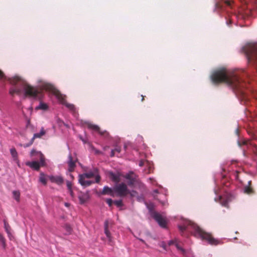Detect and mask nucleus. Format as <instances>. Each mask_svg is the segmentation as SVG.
<instances>
[{"mask_svg": "<svg viewBox=\"0 0 257 257\" xmlns=\"http://www.w3.org/2000/svg\"><path fill=\"white\" fill-rule=\"evenodd\" d=\"M241 73L239 71L227 73L224 70H220L212 74L211 80L214 84L222 82L226 83L236 90L242 99L246 101L247 98L246 93L243 90L246 86V83L242 80Z\"/></svg>", "mask_w": 257, "mask_h": 257, "instance_id": "nucleus-1", "label": "nucleus"}, {"mask_svg": "<svg viewBox=\"0 0 257 257\" xmlns=\"http://www.w3.org/2000/svg\"><path fill=\"white\" fill-rule=\"evenodd\" d=\"M179 229L181 233L185 231H189L196 237L206 240L211 245H216L221 243L220 240L214 238L211 233L205 231L190 220L186 221L182 225H179Z\"/></svg>", "mask_w": 257, "mask_h": 257, "instance_id": "nucleus-2", "label": "nucleus"}, {"mask_svg": "<svg viewBox=\"0 0 257 257\" xmlns=\"http://www.w3.org/2000/svg\"><path fill=\"white\" fill-rule=\"evenodd\" d=\"M10 83L13 85L10 89V93L12 95H20L24 91L25 96L36 97L39 93L36 88L19 77L16 76L11 79Z\"/></svg>", "mask_w": 257, "mask_h": 257, "instance_id": "nucleus-3", "label": "nucleus"}, {"mask_svg": "<svg viewBox=\"0 0 257 257\" xmlns=\"http://www.w3.org/2000/svg\"><path fill=\"white\" fill-rule=\"evenodd\" d=\"M42 87L44 90L49 91L54 93L58 99H59L63 104H65L69 110H71L74 113L76 112V108L74 105L66 102L64 96H63L53 85L48 83H44L42 85Z\"/></svg>", "mask_w": 257, "mask_h": 257, "instance_id": "nucleus-4", "label": "nucleus"}, {"mask_svg": "<svg viewBox=\"0 0 257 257\" xmlns=\"http://www.w3.org/2000/svg\"><path fill=\"white\" fill-rule=\"evenodd\" d=\"M147 207L151 212V216L158 222L161 227L166 228L167 226V221L165 218L160 213L153 210V204H149L147 205Z\"/></svg>", "mask_w": 257, "mask_h": 257, "instance_id": "nucleus-5", "label": "nucleus"}, {"mask_svg": "<svg viewBox=\"0 0 257 257\" xmlns=\"http://www.w3.org/2000/svg\"><path fill=\"white\" fill-rule=\"evenodd\" d=\"M113 190L117 194V196L121 197H124L130 193L126 185L123 183L115 185L113 187Z\"/></svg>", "mask_w": 257, "mask_h": 257, "instance_id": "nucleus-6", "label": "nucleus"}, {"mask_svg": "<svg viewBox=\"0 0 257 257\" xmlns=\"http://www.w3.org/2000/svg\"><path fill=\"white\" fill-rule=\"evenodd\" d=\"M86 124L89 129L97 132L101 136L104 138H108L109 137V133L106 131L100 130L99 127L98 125L91 123L90 122H87Z\"/></svg>", "mask_w": 257, "mask_h": 257, "instance_id": "nucleus-7", "label": "nucleus"}, {"mask_svg": "<svg viewBox=\"0 0 257 257\" xmlns=\"http://www.w3.org/2000/svg\"><path fill=\"white\" fill-rule=\"evenodd\" d=\"M26 165L27 166L30 167V168H31L32 169H33L35 170L38 171V170H39L40 168L41 167H43L46 165L45 159H44V163L43 165L42 164L41 160H40V162H38V161L27 162L26 163Z\"/></svg>", "mask_w": 257, "mask_h": 257, "instance_id": "nucleus-8", "label": "nucleus"}, {"mask_svg": "<svg viewBox=\"0 0 257 257\" xmlns=\"http://www.w3.org/2000/svg\"><path fill=\"white\" fill-rule=\"evenodd\" d=\"M48 178L51 182L58 185H61L64 183V179L61 176H49Z\"/></svg>", "mask_w": 257, "mask_h": 257, "instance_id": "nucleus-9", "label": "nucleus"}, {"mask_svg": "<svg viewBox=\"0 0 257 257\" xmlns=\"http://www.w3.org/2000/svg\"><path fill=\"white\" fill-rule=\"evenodd\" d=\"M30 156L31 157H34L35 156L38 157V158L41 160L42 164L43 165L44 163V159L45 158L44 155L41 152L33 149L30 152Z\"/></svg>", "mask_w": 257, "mask_h": 257, "instance_id": "nucleus-10", "label": "nucleus"}, {"mask_svg": "<svg viewBox=\"0 0 257 257\" xmlns=\"http://www.w3.org/2000/svg\"><path fill=\"white\" fill-rule=\"evenodd\" d=\"M114 192L115 191H114L113 188L112 189L106 186L103 187L102 191L100 192V194L101 195H109L112 197H114Z\"/></svg>", "mask_w": 257, "mask_h": 257, "instance_id": "nucleus-11", "label": "nucleus"}, {"mask_svg": "<svg viewBox=\"0 0 257 257\" xmlns=\"http://www.w3.org/2000/svg\"><path fill=\"white\" fill-rule=\"evenodd\" d=\"M76 161L74 160L72 156L70 154L68 156V164L69 166L68 170L69 172H73L76 167L75 165Z\"/></svg>", "mask_w": 257, "mask_h": 257, "instance_id": "nucleus-12", "label": "nucleus"}, {"mask_svg": "<svg viewBox=\"0 0 257 257\" xmlns=\"http://www.w3.org/2000/svg\"><path fill=\"white\" fill-rule=\"evenodd\" d=\"M125 178L129 180V185H133L136 180V176L133 172H130L126 174Z\"/></svg>", "mask_w": 257, "mask_h": 257, "instance_id": "nucleus-13", "label": "nucleus"}, {"mask_svg": "<svg viewBox=\"0 0 257 257\" xmlns=\"http://www.w3.org/2000/svg\"><path fill=\"white\" fill-rule=\"evenodd\" d=\"M251 181H249L248 182V185L244 187V192L248 194H251L253 193L254 191L253 189L251 187Z\"/></svg>", "mask_w": 257, "mask_h": 257, "instance_id": "nucleus-14", "label": "nucleus"}, {"mask_svg": "<svg viewBox=\"0 0 257 257\" xmlns=\"http://www.w3.org/2000/svg\"><path fill=\"white\" fill-rule=\"evenodd\" d=\"M95 173L92 172H89L88 173L81 174L79 176V178H80V180L85 179V178H91L94 177Z\"/></svg>", "mask_w": 257, "mask_h": 257, "instance_id": "nucleus-15", "label": "nucleus"}, {"mask_svg": "<svg viewBox=\"0 0 257 257\" xmlns=\"http://www.w3.org/2000/svg\"><path fill=\"white\" fill-rule=\"evenodd\" d=\"M109 177L112 181L116 183L120 181V177L118 174L110 172L109 173Z\"/></svg>", "mask_w": 257, "mask_h": 257, "instance_id": "nucleus-16", "label": "nucleus"}, {"mask_svg": "<svg viewBox=\"0 0 257 257\" xmlns=\"http://www.w3.org/2000/svg\"><path fill=\"white\" fill-rule=\"evenodd\" d=\"M108 221L106 220L104 222V232L110 241H111V234L108 229Z\"/></svg>", "mask_w": 257, "mask_h": 257, "instance_id": "nucleus-17", "label": "nucleus"}, {"mask_svg": "<svg viewBox=\"0 0 257 257\" xmlns=\"http://www.w3.org/2000/svg\"><path fill=\"white\" fill-rule=\"evenodd\" d=\"M4 228L5 229L6 231L8 234V236L10 237L11 235V227L7 221L6 219L4 220Z\"/></svg>", "mask_w": 257, "mask_h": 257, "instance_id": "nucleus-18", "label": "nucleus"}, {"mask_svg": "<svg viewBox=\"0 0 257 257\" xmlns=\"http://www.w3.org/2000/svg\"><path fill=\"white\" fill-rule=\"evenodd\" d=\"M46 134V132L44 128H42L41 131L39 133H36L34 135L33 137L32 138L33 140L36 138H41L43 136H44Z\"/></svg>", "mask_w": 257, "mask_h": 257, "instance_id": "nucleus-19", "label": "nucleus"}, {"mask_svg": "<svg viewBox=\"0 0 257 257\" xmlns=\"http://www.w3.org/2000/svg\"><path fill=\"white\" fill-rule=\"evenodd\" d=\"M78 198L80 204L84 203L88 199V196L87 194H81L79 195Z\"/></svg>", "mask_w": 257, "mask_h": 257, "instance_id": "nucleus-20", "label": "nucleus"}, {"mask_svg": "<svg viewBox=\"0 0 257 257\" xmlns=\"http://www.w3.org/2000/svg\"><path fill=\"white\" fill-rule=\"evenodd\" d=\"M79 182L81 185L84 186H89L92 183V182L91 181H87L85 179L80 180V178H79Z\"/></svg>", "mask_w": 257, "mask_h": 257, "instance_id": "nucleus-21", "label": "nucleus"}, {"mask_svg": "<svg viewBox=\"0 0 257 257\" xmlns=\"http://www.w3.org/2000/svg\"><path fill=\"white\" fill-rule=\"evenodd\" d=\"M11 154L15 161L18 160V153L15 148L10 149Z\"/></svg>", "mask_w": 257, "mask_h": 257, "instance_id": "nucleus-22", "label": "nucleus"}, {"mask_svg": "<svg viewBox=\"0 0 257 257\" xmlns=\"http://www.w3.org/2000/svg\"><path fill=\"white\" fill-rule=\"evenodd\" d=\"M121 152V148L119 146H116L115 148L111 150L110 157H113L114 156L115 153L119 154Z\"/></svg>", "mask_w": 257, "mask_h": 257, "instance_id": "nucleus-23", "label": "nucleus"}, {"mask_svg": "<svg viewBox=\"0 0 257 257\" xmlns=\"http://www.w3.org/2000/svg\"><path fill=\"white\" fill-rule=\"evenodd\" d=\"M13 197L18 202H19L20 199V192L19 191H14L13 192Z\"/></svg>", "mask_w": 257, "mask_h": 257, "instance_id": "nucleus-24", "label": "nucleus"}, {"mask_svg": "<svg viewBox=\"0 0 257 257\" xmlns=\"http://www.w3.org/2000/svg\"><path fill=\"white\" fill-rule=\"evenodd\" d=\"M39 180L44 185H46L47 180H46L45 174L43 173H40Z\"/></svg>", "mask_w": 257, "mask_h": 257, "instance_id": "nucleus-25", "label": "nucleus"}, {"mask_svg": "<svg viewBox=\"0 0 257 257\" xmlns=\"http://www.w3.org/2000/svg\"><path fill=\"white\" fill-rule=\"evenodd\" d=\"M47 108V105L44 103H40V105L37 107V109H40L42 110H46Z\"/></svg>", "mask_w": 257, "mask_h": 257, "instance_id": "nucleus-26", "label": "nucleus"}, {"mask_svg": "<svg viewBox=\"0 0 257 257\" xmlns=\"http://www.w3.org/2000/svg\"><path fill=\"white\" fill-rule=\"evenodd\" d=\"M114 203L117 206V207H121L123 205L122 201L121 200H116L114 201Z\"/></svg>", "mask_w": 257, "mask_h": 257, "instance_id": "nucleus-27", "label": "nucleus"}, {"mask_svg": "<svg viewBox=\"0 0 257 257\" xmlns=\"http://www.w3.org/2000/svg\"><path fill=\"white\" fill-rule=\"evenodd\" d=\"M0 242L3 244L4 246L6 245V239L4 236L0 233Z\"/></svg>", "mask_w": 257, "mask_h": 257, "instance_id": "nucleus-28", "label": "nucleus"}, {"mask_svg": "<svg viewBox=\"0 0 257 257\" xmlns=\"http://www.w3.org/2000/svg\"><path fill=\"white\" fill-rule=\"evenodd\" d=\"M33 142H34V140H33V139H32L29 143L24 144L23 146L25 148L29 147L33 144Z\"/></svg>", "mask_w": 257, "mask_h": 257, "instance_id": "nucleus-29", "label": "nucleus"}, {"mask_svg": "<svg viewBox=\"0 0 257 257\" xmlns=\"http://www.w3.org/2000/svg\"><path fill=\"white\" fill-rule=\"evenodd\" d=\"M106 202L108 204L109 206H111L112 205L113 201L111 199H106Z\"/></svg>", "mask_w": 257, "mask_h": 257, "instance_id": "nucleus-30", "label": "nucleus"}, {"mask_svg": "<svg viewBox=\"0 0 257 257\" xmlns=\"http://www.w3.org/2000/svg\"><path fill=\"white\" fill-rule=\"evenodd\" d=\"M67 187L68 190H71L72 189V184L70 181H67Z\"/></svg>", "mask_w": 257, "mask_h": 257, "instance_id": "nucleus-31", "label": "nucleus"}, {"mask_svg": "<svg viewBox=\"0 0 257 257\" xmlns=\"http://www.w3.org/2000/svg\"><path fill=\"white\" fill-rule=\"evenodd\" d=\"M175 243H176V240H170L168 242L169 245H171Z\"/></svg>", "mask_w": 257, "mask_h": 257, "instance_id": "nucleus-32", "label": "nucleus"}, {"mask_svg": "<svg viewBox=\"0 0 257 257\" xmlns=\"http://www.w3.org/2000/svg\"><path fill=\"white\" fill-rule=\"evenodd\" d=\"M175 245H176V247H177L179 250H180L182 251L183 252H184V250L182 248H181V247L179 245V244H178L177 243H175Z\"/></svg>", "mask_w": 257, "mask_h": 257, "instance_id": "nucleus-33", "label": "nucleus"}, {"mask_svg": "<svg viewBox=\"0 0 257 257\" xmlns=\"http://www.w3.org/2000/svg\"><path fill=\"white\" fill-rule=\"evenodd\" d=\"M5 78V76L4 73L1 70H0V78L3 79Z\"/></svg>", "mask_w": 257, "mask_h": 257, "instance_id": "nucleus-34", "label": "nucleus"}, {"mask_svg": "<svg viewBox=\"0 0 257 257\" xmlns=\"http://www.w3.org/2000/svg\"><path fill=\"white\" fill-rule=\"evenodd\" d=\"M100 177L99 175H97L95 177V180L96 183H98L100 181Z\"/></svg>", "mask_w": 257, "mask_h": 257, "instance_id": "nucleus-35", "label": "nucleus"}, {"mask_svg": "<svg viewBox=\"0 0 257 257\" xmlns=\"http://www.w3.org/2000/svg\"><path fill=\"white\" fill-rule=\"evenodd\" d=\"M253 151L254 154L257 155V146H254L253 149Z\"/></svg>", "mask_w": 257, "mask_h": 257, "instance_id": "nucleus-36", "label": "nucleus"}, {"mask_svg": "<svg viewBox=\"0 0 257 257\" xmlns=\"http://www.w3.org/2000/svg\"><path fill=\"white\" fill-rule=\"evenodd\" d=\"M137 193V192L136 191H133V192H131L130 191V193H128V194H130V195L132 196V197H134L135 196V194Z\"/></svg>", "mask_w": 257, "mask_h": 257, "instance_id": "nucleus-37", "label": "nucleus"}, {"mask_svg": "<svg viewBox=\"0 0 257 257\" xmlns=\"http://www.w3.org/2000/svg\"><path fill=\"white\" fill-rule=\"evenodd\" d=\"M144 161L143 160L140 161L139 162V166L140 167H142L144 166Z\"/></svg>", "mask_w": 257, "mask_h": 257, "instance_id": "nucleus-38", "label": "nucleus"}, {"mask_svg": "<svg viewBox=\"0 0 257 257\" xmlns=\"http://www.w3.org/2000/svg\"><path fill=\"white\" fill-rule=\"evenodd\" d=\"M225 3L226 5L230 6L231 5V2L229 1H226Z\"/></svg>", "mask_w": 257, "mask_h": 257, "instance_id": "nucleus-39", "label": "nucleus"}, {"mask_svg": "<svg viewBox=\"0 0 257 257\" xmlns=\"http://www.w3.org/2000/svg\"><path fill=\"white\" fill-rule=\"evenodd\" d=\"M69 190V192L70 194V195L72 196V197H73L74 196V193H73V192L72 190V189L71 190Z\"/></svg>", "mask_w": 257, "mask_h": 257, "instance_id": "nucleus-40", "label": "nucleus"}, {"mask_svg": "<svg viewBox=\"0 0 257 257\" xmlns=\"http://www.w3.org/2000/svg\"><path fill=\"white\" fill-rule=\"evenodd\" d=\"M222 205L224 206H226L227 204V201H224L223 202H221Z\"/></svg>", "mask_w": 257, "mask_h": 257, "instance_id": "nucleus-41", "label": "nucleus"}, {"mask_svg": "<svg viewBox=\"0 0 257 257\" xmlns=\"http://www.w3.org/2000/svg\"><path fill=\"white\" fill-rule=\"evenodd\" d=\"M149 180L151 181L152 183H154V182H155V180L153 178H150Z\"/></svg>", "mask_w": 257, "mask_h": 257, "instance_id": "nucleus-42", "label": "nucleus"}, {"mask_svg": "<svg viewBox=\"0 0 257 257\" xmlns=\"http://www.w3.org/2000/svg\"><path fill=\"white\" fill-rule=\"evenodd\" d=\"M141 97H142V101H143L144 100L145 96L143 95H141Z\"/></svg>", "mask_w": 257, "mask_h": 257, "instance_id": "nucleus-43", "label": "nucleus"}, {"mask_svg": "<svg viewBox=\"0 0 257 257\" xmlns=\"http://www.w3.org/2000/svg\"><path fill=\"white\" fill-rule=\"evenodd\" d=\"M139 240H140V241H141L142 242H143L144 243H145V241H144L143 239H139Z\"/></svg>", "mask_w": 257, "mask_h": 257, "instance_id": "nucleus-44", "label": "nucleus"}, {"mask_svg": "<svg viewBox=\"0 0 257 257\" xmlns=\"http://www.w3.org/2000/svg\"><path fill=\"white\" fill-rule=\"evenodd\" d=\"M238 146H240V147L241 146V143H240V142H239V141L238 142Z\"/></svg>", "mask_w": 257, "mask_h": 257, "instance_id": "nucleus-45", "label": "nucleus"}, {"mask_svg": "<svg viewBox=\"0 0 257 257\" xmlns=\"http://www.w3.org/2000/svg\"><path fill=\"white\" fill-rule=\"evenodd\" d=\"M242 144H243V145H246V141H243V142H242Z\"/></svg>", "mask_w": 257, "mask_h": 257, "instance_id": "nucleus-46", "label": "nucleus"}, {"mask_svg": "<svg viewBox=\"0 0 257 257\" xmlns=\"http://www.w3.org/2000/svg\"><path fill=\"white\" fill-rule=\"evenodd\" d=\"M65 206H66L68 207V206H69V203H65Z\"/></svg>", "mask_w": 257, "mask_h": 257, "instance_id": "nucleus-47", "label": "nucleus"}, {"mask_svg": "<svg viewBox=\"0 0 257 257\" xmlns=\"http://www.w3.org/2000/svg\"><path fill=\"white\" fill-rule=\"evenodd\" d=\"M162 247H163L165 249H166V245H162Z\"/></svg>", "mask_w": 257, "mask_h": 257, "instance_id": "nucleus-48", "label": "nucleus"}, {"mask_svg": "<svg viewBox=\"0 0 257 257\" xmlns=\"http://www.w3.org/2000/svg\"><path fill=\"white\" fill-rule=\"evenodd\" d=\"M154 192H156V193H158V190H156L154 191Z\"/></svg>", "mask_w": 257, "mask_h": 257, "instance_id": "nucleus-49", "label": "nucleus"}, {"mask_svg": "<svg viewBox=\"0 0 257 257\" xmlns=\"http://www.w3.org/2000/svg\"><path fill=\"white\" fill-rule=\"evenodd\" d=\"M219 199L221 200L222 199V197L221 196H219Z\"/></svg>", "mask_w": 257, "mask_h": 257, "instance_id": "nucleus-50", "label": "nucleus"}, {"mask_svg": "<svg viewBox=\"0 0 257 257\" xmlns=\"http://www.w3.org/2000/svg\"><path fill=\"white\" fill-rule=\"evenodd\" d=\"M126 146H124V149H126Z\"/></svg>", "mask_w": 257, "mask_h": 257, "instance_id": "nucleus-51", "label": "nucleus"}]
</instances>
